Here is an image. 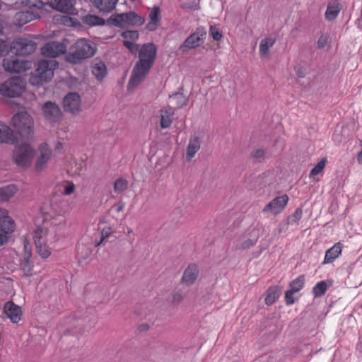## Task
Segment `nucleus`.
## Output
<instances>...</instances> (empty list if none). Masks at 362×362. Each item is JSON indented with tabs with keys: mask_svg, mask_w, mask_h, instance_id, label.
<instances>
[{
	"mask_svg": "<svg viewBox=\"0 0 362 362\" xmlns=\"http://www.w3.org/2000/svg\"><path fill=\"white\" fill-rule=\"evenodd\" d=\"M157 54V47L153 42L144 44L138 53L139 60L136 62L129 80L127 90L136 88L146 78L153 66Z\"/></svg>",
	"mask_w": 362,
	"mask_h": 362,
	"instance_id": "1",
	"label": "nucleus"
},
{
	"mask_svg": "<svg viewBox=\"0 0 362 362\" xmlns=\"http://www.w3.org/2000/svg\"><path fill=\"white\" fill-rule=\"evenodd\" d=\"M97 50L96 45L92 41L81 38L76 40L65 55L66 62L78 64L92 57Z\"/></svg>",
	"mask_w": 362,
	"mask_h": 362,
	"instance_id": "2",
	"label": "nucleus"
},
{
	"mask_svg": "<svg viewBox=\"0 0 362 362\" xmlns=\"http://www.w3.org/2000/svg\"><path fill=\"white\" fill-rule=\"evenodd\" d=\"M58 66V62L54 59L38 61L35 71L29 76V83L33 86H40L50 81L54 76V71Z\"/></svg>",
	"mask_w": 362,
	"mask_h": 362,
	"instance_id": "3",
	"label": "nucleus"
},
{
	"mask_svg": "<svg viewBox=\"0 0 362 362\" xmlns=\"http://www.w3.org/2000/svg\"><path fill=\"white\" fill-rule=\"evenodd\" d=\"M11 56L4 58L2 66L11 73H20L23 70V38L15 40L10 46Z\"/></svg>",
	"mask_w": 362,
	"mask_h": 362,
	"instance_id": "4",
	"label": "nucleus"
},
{
	"mask_svg": "<svg viewBox=\"0 0 362 362\" xmlns=\"http://www.w3.org/2000/svg\"><path fill=\"white\" fill-rule=\"evenodd\" d=\"M0 143L11 144L14 146L13 159L19 166L23 165V143L13 134L10 127L0 122Z\"/></svg>",
	"mask_w": 362,
	"mask_h": 362,
	"instance_id": "5",
	"label": "nucleus"
},
{
	"mask_svg": "<svg viewBox=\"0 0 362 362\" xmlns=\"http://www.w3.org/2000/svg\"><path fill=\"white\" fill-rule=\"evenodd\" d=\"M145 22L144 18L134 11L112 14L107 20V24L119 28L129 26H141Z\"/></svg>",
	"mask_w": 362,
	"mask_h": 362,
	"instance_id": "6",
	"label": "nucleus"
},
{
	"mask_svg": "<svg viewBox=\"0 0 362 362\" xmlns=\"http://www.w3.org/2000/svg\"><path fill=\"white\" fill-rule=\"evenodd\" d=\"M23 93V78L14 76L0 84V95L4 97H20Z\"/></svg>",
	"mask_w": 362,
	"mask_h": 362,
	"instance_id": "7",
	"label": "nucleus"
},
{
	"mask_svg": "<svg viewBox=\"0 0 362 362\" xmlns=\"http://www.w3.org/2000/svg\"><path fill=\"white\" fill-rule=\"evenodd\" d=\"M47 229L42 226H37L33 231V238L39 255L43 258H47L51 255L47 243Z\"/></svg>",
	"mask_w": 362,
	"mask_h": 362,
	"instance_id": "8",
	"label": "nucleus"
},
{
	"mask_svg": "<svg viewBox=\"0 0 362 362\" xmlns=\"http://www.w3.org/2000/svg\"><path fill=\"white\" fill-rule=\"evenodd\" d=\"M206 31L204 27L197 28L195 31L188 36L180 46L182 52L195 49L202 45L206 39Z\"/></svg>",
	"mask_w": 362,
	"mask_h": 362,
	"instance_id": "9",
	"label": "nucleus"
},
{
	"mask_svg": "<svg viewBox=\"0 0 362 362\" xmlns=\"http://www.w3.org/2000/svg\"><path fill=\"white\" fill-rule=\"evenodd\" d=\"M81 96L76 92L69 93L63 99V107L65 112L72 115L78 114L81 109Z\"/></svg>",
	"mask_w": 362,
	"mask_h": 362,
	"instance_id": "10",
	"label": "nucleus"
},
{
	"mask_svg": "<svg viewBox=\"0 0 362 362\" xmlns=\"http://www.w3.org/2000/svg\"><path fill=\"white\" fill-rule=\"evenodd\" d=\"M66 51V45L59 41H49L41 48L43 56L49 58H55Z\"/></svg>",
	"mask_w": 362,
	"mask_h": 362,
	"instance_id": "11",
	"label": "nucleus"
},
{
	"mask_svg": "<svg viewBox=\"0 0 362 362\" xmlns=\"http://www.w3.org/2000/svg\"><path fill=\"white\" fill-rule=\"evenodd\" d=\"M45 4L42 1L32 3L30 0H24V25L40 18L38 10L42 8Z\"/></svg>",
	"mask_w": 362,
	"mask_h": 362,
	"instance_id": "12",
	"label": "nucleus"
},
{
	"mask_svg": "<svg viewBox=\"0 0 362 362\" xmlns=\"http://www.w3.org/2000/svg\"><path fill=\"white\" fill-rule=\"evenodd\" d=\"M46 4L62 13L69 15L77 13L74 0H48Z\"/></svg>",
	"mask_w": 362,
	"mask_h": 362,
	"instance_id": "13",
	"label": "nucleus"
},
{
	"mask_svg": "<svg viewBox=\"0 0 362 362\" xmlns=\"http://www.w3.org/2000/svg\"><path fill=\"white\" fill-rule=\"evenodd\" d=\"M288 196L284 194L276 197L268 203L263 209V213L271 212L274 215L281 213L286 206L288 202Z\"/></svg>",
	"mask_w": 362,
	"mask_h": 362,
	"instance_id": "14",
	"label": "nucleus"
},
{
	"mask_svg": "<svg viewBox=\"0 0 362 362\" xmlns=\"http://www.w3.org/2000/svg\"><path fill=\"white\" fill-rule=\"evenodd\" d=\"M40 156L37 158L36 163L34 166L35 172L40 173L42 171L47 162L52 156V150L47 143H42L39 146Z\"/></svg>",
	"mask_w": 362,
	"mask_h": 362,
	"instance_id": "15",
	"label": "nucleus"
},
{
	"mask_svg": "<svg viewBox=\"0 0 362 362\" xmlns=\"http://www.w3.org/2000/svg\"><path fill=\"white\" fill-rule=\"evenodd\" d=\"M42 111L46 119L57 122L62 119V112L59 105L52 101H47L42 106Z\"/></svg>",
	"mask_w": 362,
	"mask_h": 362,
	"instance_id": "16",
	"label": "nucleus"
},
{
	"mask_svg": "<svg viewBox=\"0 0 362 362\" xmlns=\"http://www.w3.org/2000/svg\"><path fill=\"white\" fill-rule=\"evenodd\" d=\"M16 224L13 218L8 216L7 210L0 209V231L9 234L14 231Z\"/></svg>",
	"mask_w": 362,
	"mask_h": 362,
	"instance_id": "17",
	"label": "nucleus"
},
{
	"mask_svg": "<svg viewBox=\"0 0 362 362\" xmlns=\"http://www.w3.org/2000/svg\"><path fill=\"white\" fill-rule=\"evenodd\" d=\"M199 270L197 264H189L185 269L181 281L187 286L193 284L197 280Z\"/></svg>",
	"mask_w": 362,
	"mask_h": 362,
	"instance_id": "18",
	"label": "nucleus"
},
{
	"mask_svg": "<svg viewBox=\"0 0 362 362\" xmlns=\"http://www.w3.org/2000/svg\"><path fill=\"white\" fill-rule=\"evenodd\" d=\"M4 312L6 314L7 317L13 323H16L21 320V307L16 305L11 301L7 302L5 304Z\"/></svg>",
	"mask_w": 362,
	"mask_h": 362,
	"instance_id": "19",
	"label": "nucleus"
},
{
	"mask_svg": "<svg viewBox=\"0 0 362 362\" xmlns=\"http://www.w3.org/2000/svg\"><path fill=\"white\" fill-rule=\"evenodd\" d=\"M30 243L24 238V276H32L33 274V262L31 260L32 254Z\"/></svg>",
	"mask_w": 362,
	"mask_h": 362,
	"instance_id": "20",
	"label": "nucleus"
},
{
	"mask_svg": "<svg viewBox=\"0 0 362 362\" xmlns=\"http://www.w3.org/2000/svg\"><path fill=\"white\" fill-rule=\"evenodd\" d=\"M342 245L340 243H337L332 247L328 249L325 255L322 264L332 263L341 253Z\"/></svg>",
	"mask_w": 362,
	"mask_h": 362,
	"instance_id": "21",
	"label": "nucleus"
},
{
	"mask_svg": "<svg viewBox=\"0 0 362 362\" xmlns=\"http://www.w3.org/2000/svg\"><path fill=\"white\" fill-rule=\"evenodd\" d=\"M150 21L147 23L146 28L149 31H154L157 29L158 25L160 21V9L158 6L153 8L149 13Z\"/></svg>",
	"mask_w": 362,
	"mask_h": 362,
	"instance_id": "22",
	"label": "nucleus"
},
{
	"mask_svg": "<svg viewBox=\"0 0 362 362\" xmlns=\"http://www.w3.org/2000/svg\"><path fill=\"white\" fill-rule=\"evenodd\" d=\"M281 293V287L277 285L272 286L267 290L265 296V304L272 305L280 296Z\"/></svg>",
	"mask_w": 362,
	"mask_h": 362,
	"instance_id": "23",
	"label": "nucleus"
},
{
	"mask_svg": "<svg viewBox=\"0 0 362 362\" xmlns=\"http://www.w3.org/2000/svg\"><path fill=\"white\" fill-rule=\"evenodd\" d=\"M93 6L103 12H110L115 8L118 0H91Z\"/></svg>",
	"mask_w": 362,
	"mask_h": 362,
	"instance_id": "24",
	"label": "nucleus"
},
{
	"mask_svg": "<svg viewBox=\"0 0 362 362\" xmlns=\"http://www.w3.org/2000/svg\"><path fill=\"white\" fill-rule=\"evenodd\" d=\"M11 126L16 131V134L19 139L23 141V114L21 112H17L13 115L11 122Z\"/></svg>",
	"mask_w": 362,
	"mask_h": 362,
	"instance_id": "25",
	"label": "nucleus"
},
{
	"mask_svg": "<svg viewBox=\"0 0 362 362\" xmlns=\"http://www.w3.org/2000/svg\"><path fill=\"white\" fill-rule=\"evenodd\" d=\"M201 146V140L198 136L192 137L186 149V156L188 160L192 158L196 153L199 150Z\"/></svg>",
	"mask_w": 362,
	"mask_h": 362,
	"instance_id": "26",
	"label": "nucleus"
},
{
	"mask_svg": "<svg viewBox=\"0 0 362 362\" xmlns=\"http://www.w3.org/2000/svg\"><path fill=\"white\" fill-rule=\"evenodd\" d=\"M183 90L182 87L179 88V91L170 95V98L172 103L175 105V108L180 109L186 106L188 102V98H187L181 90Z\"/></svg>",
	"mask_w": 362,
	"mask_h": 362,
	"instance_id": "27",
	"label": "nucleus"
},
{
	"mask_svg": "<svg viewBox=\"0 0 362 362\" xmlns=\"http://www.w3.org/2000/svg\"><path fill=\"white\" fill-rule=\"evenodd\" d=\"M24 140L33 139L34 134L33 119L26 111L24 110Z\"/></svg>",
	"mask_w": 362,
	"mask_h": 362,
	"instance_id": "28",
	"label": "nucleus"
},
{
	"mask_svg": "<svg viewBox=\"0 0 362 362\" xmlns=\"http://www.w3.org/2000/svg\"><path fill=\"white\" fill-rule=\"evenodd\" d=\"M18 191L15 185H8L0 187V202L8 201Z\"/></svg>",
	"mask_w": 362,
	"mask_h": 362,
	"instance_id": "29",
	"label": "nucleus"
},
{
	"mask_svg": "<svg viewBox=\"0 0 362 362\" xmlns=\"http://www.w3.org/2000/svg\"><path fill=\"white\" fill-rule=\"evenodd\" d=\"M81 21L83 24L89 26L104 25L107 23V21H105L103 18L92 14H87L83 16Z\"/></svg>",
	"mask_w": 362,
	"mask_h": 362,
	"instance_id": "30",
	"label": "nucleus"
},
{
	"mask_svg": "<svg viewBox=\"0 0 362 362\" xmlns=\"http://www.w3.org/2000/svg\"><path fill=\"white\" fill-rule=\"evenodd\" d=\"M35 150L24 141V169L28 168L33 163Z\"/></svg>",
	"mask_w": 362,
	"mask_h": 362,
	"instance_id": "31",
	"label": "nucleus"
},
{
	"mask_svg": "<svg viewBox=\"0 0 362 362\" xmlns=\"http://www.w3.org/2000/svg\"><path fill=\"white\" fill-rule=\"evenodd\" d=\"M35 150L24 141V169L28 168L33 163Z\"/></svg>",
	"mask_w": 362,
	"mask_h": 362,
	"instance_id": "32",
	"label": "nucleus"
},
{
	"mask_svg": "<svg viewBox=\"0 0 362 362\" xmlns=\"http://www.w3.org/2000/svg\"><path fill=\"white\" fill-rule=\"evenodd\" d=\"M275 42V39L271 37L264 38L261 40L259 44V55L262 58L269 56V49L274 45Z\"/></svg>",
	"mask_w": 362,
	"mask_h": 362,
	"instance_id": "33",
	"label": "nucleus"
},
{
	"mask_svg": "<svg viewBox=\"0 0 362 362\" xmlns=\"http://www.w3.org/2000/svg\"><path fill=\"white\" fill-rule=\"evenodd\" d=\"M340 10L341 6L339 3L334 2L333 4H329L325 12L326 18L329 21L335 19L340 12Z\"/></svg>",
	"mask_w": 362,
	"mask_h": 362,
	"instance_id": "34",
	"label": "nucleus"
},
{
	"mask_svg": "<svg viewBox=\"0 0 362 362\" xmlns=\"http://www.w3.org/2000/svg\"><path fill=\"white\" fill-rule=\"evenodd\" d=\"M68 323L70 326L65 330L66 334H76L80 332V330H74L78 327H81L83 324V320L81 318H68Z\"/></svg>",
	"mask_w": 362,
	"mask_h": 362,
	"instance_id": "35",
	"label": "nucleus"
},
{
	"mask_svg": "<svg viewBox=\"0 0 362 362\" xmlns=\"http://www.w3.org/2000/svg\"><path fill=\"white\" fill-rule=\"evenodd\" d=\"M92 72L98 80L101 81L107 74V67L103 62H100L99 63H96L95 64Z\"/></svg>",
	"mask_w": 362,
	"mask_h": 362,
	"instance_id": "36",
	"label": "nucleus"
},
{
	"mask_svg": "<svg viewBox=\"0 0 362 362\" xmlns=\"http://www.w3.org/2000/svg\"><path fill=\"white\" fill-rule=\"evenodd\" d=\"M305 280V276L300 275L296 279L290 282V290L296 293L298 292L304 287Z\"/></svg>",
	"mask_w": 362,
	"mask_h": 362,
	"instance_id": "37",
	"label": "nucleus"
},
{
	"mask_svg": "<svg viewBox=\"0 0 362 362\" xmlns=\"http://www.w3.org/2000/svg\"><path fill=\"white\" fill-rule=\"evenodd\" d=\"M327 290V284L326 281H321L316 284L313 288V294L315 297H321L325 294Z\"/></svg>",
	"mask_w": 362,
	"mask_h": 362,
	"instance_id": "38",
	"label": "nucleus"
},
{
	"mask_svg": "<svg viewBox=\"0 0 362 362\" xmlns=\"http://www.w3.org/2000/svg\"><path fill=\"white\" fill-rule=\"evenodd\" d=\"M37 43L31 39L24 36V56L34 52L37 48Z\"/></svg>",
	"mask_w": 362,
	"mask_h": 362,
	"instance_id": "39",
	"label": "nucleus"
},
{
	"mask_svg": "<svg viewBox=\"0 0 362 362\" xmlns=\"http://www.w3.org/2000/svg\"><path fill=\"white\" fill-rule=\"evenodd\" d=\"M303 210L300 207L297 208L294 213L290 215L287 218V222L283 224V227L286 225L293 224L297 223L302 217ZM282 226V223L280 224V226Z\"/></svg>",
	"mask_w": 362,
	"mask_h": 362,
	"instance_id": "40",
	"label": "nucleus"
},
{
	"mask_svg": "<svg viewBox=\"0 0 362 362\" xmlns=\"http://www.w3.org/2000/svg\"><path fill=\"white\" fill-rule=\"evenodd\" d=\"M127 180L122 177H119L117 179L114 183V191L117 194L122 193L127 189Z\"/></svg>",
	"mask_w": 362,
	"mask_h": 362,
	"instance_id": "41",
	"label": "nucleus"
},
{
	"mask_svg": "<svg viewBox=\"0 0 362 362\" xmlns=\"http://www.w3.org/2000/svg\"><path fill=\"white\" fill-rule=\"evenodd\" d=\"M327 163V158H324L321 159L316 165L310 170V177L317 175L322 171Z\"/></svg>",
	"mask_w": 362,
	"mask_h": 362,
	"instance_id": "42",
	"label": "nucleus"
},
{
	"mask_svg": "<svg viewBox=\"0 0 362 362\" xmlns=\"http://www.w3.org/2000/svg\"><path fill=\"white\" fill-rule=\"evenodd\" d=\"M266 151L263 148H258L252 151V158L257 162H262L265 158Z\"/></svg>",
	"mask_w": 362,
	"mask_h": 362,
	"instance_id": "43",
	"label": "nucleus"
},
{
	"mask_svg": "<svg viewBox=\"0 0 362 362\" xmlns=\"http://www.w3.org/2000/svg\"><path fill=\"white\" fill-rule=\"evenodd\" d=\"M123 45L129 49L132 54L134 55H136V53H139V51L140 49L139 45L128 40H124L123 42Z\"/></svg>",
	"mask_w": 362,
	"mask_h": 362,
	"instance_id": "44",
	"label": "nucleus"
},
{
	"mask_svg": "<svg viewBox=\"0 0 362 362\" xmlns=\"http://www.w3.org/2000/svg\"><path fill=\"white\" fill-rule=\"evenodd\" d=\"M209 34L215 41H219L223 37L222 33L216 25L210 26Z\"/></svg>",
	"mask_w": 362,
	"mask_h": 362,
	"instance_id": "45",
	"label": "nucleus"
},
{
	"mask_svg": "<svg viewBox=\"0 0 362 362\" xmlns=\"http://www.w3.org/2000/svg\"><path fill=\"white\" fill-rule=\"evenodd\" d=\"M257 242V238H253V239L248 238V239L244 240L243 242H242L241 244L240 245V246H238L237 248L238 250H245L249 249V248L255 246L256 245Z\"/></svg>",
	"mask_w": 362,
	"mask_h": 362,
	"instance_id": "46",
	"label": "nucleus"
},
{
	"mask_svg": "<svg viewBox=\"0 0 362 362\" xmlns=\"http://www.w3.org/2000/svg\"><path fill=\"white\" fill-rule=\"evenodd\" d=\"M121 36L125 39L136 40L139 39V35L136 30H125L121 33Z\"/></svg>",
	"mask_w": 362,
	"mask_h": 362,
	"instance_id": "47",
	"label": "nucleus"
},
{
	"mask_svg": "<svg viewBox=\"0 0 362 362\" xmlns=\"http://www.w3.org/2000/svg\"><path fill=\"white\" fill-rule=\"evenodd\" d=\"M172 124V119L169 115H161L160 127L163 129L168 128Z\"/></svg>",
	"mask_w": 362,
	"mask_h": 362,
	"instance_id": "48",
	"label": "nucleus"
},
{
	"mask_svg": "<svg viewBox=\"0 0 362 362\" xmlns=\"http://www.w3.org/2000/svg\"><path fill=\"white\" fill-rule=\"evenodd\" d=\"M296 292L292 291L291 290H288L285 293V301L287 305H292L295 303V298H293V294Z\"/></svg>",
	"mask_w": 362,
	"mask_h": 362,
	"instance_id": "49",
	"label": "nucleus"
},
{
	"mask_svg": "<svg viewBox=\"0 0 362 362\" xmlns=\"http://www.w3.org/2000/svg\"><path fill=\"white\" fill-rule=\"evenodd\" d=\"M75 190V185L72 182L68 183L65 186L64 194L66 195L71 194Z\"/></svg>",
	"mask_w": 362,
	"mask_h": 362,
	"instance_id": "50",
	"label": "nucleus"
},
{
	"mask_svg": "<svg viewBox=\"0 0 362 362\" xmlns=\"http://www.w3.org/2000/svg\"><path fill=\"white\" fill-rule=\"evenodd\" d=\"M183 300V296L182 293L176 292L173 293L172 296V303H179Z\"/></svg>",
	"mask_w": 362,
	"mask_h": 362,
	"instance_id": "51",
	"label": "nucleus"
},
{
	"mask_svg": "<svg viewBox=\"0 0 362 362\" xmlns=\"http://www.w3.org/2000/svg\"><path fill=\"white\" fill-rule=\"evenodd\" d=\"M110 233L111 231L110 228H108L107 229H103L101 232V240L96 245L99 246L100 244H102L104 240L109 236Z\"/></svg>",
	"mask_w": 362,
	"mask_h": 362,
	"instance_id": "52",
	"label": "nucleus"
},
{
	"mask_svg": "<svg viewBox=\"0 0 362 362\" xmlns=\"http://www.w3.org/2000/svg\"><path fill=\"white\" fill-rule=\"evenodd\" d=\"M8 52V46L5 41L0 40V57L4 55Z\"/></svg>",
	"mask_w": 362,
	"mask_h": 362,
	"instance_id": "53",
	"label": "nucleus"
},
{
	"mask_svg": "<svg viewBox=\"0 0 362 362\" xmlns=\"http://www.w3.org/2000/svg\"><path fill=\"white\" fill-rule=\"evenodd\" d=\"M327 38L321 35L317 40V47L320 49L324 48L327 45Z\"/></svg>",
	"mask_w": 362,
	"mask_h": 362,
	"instance_id": "54",
	"label": "nucleus"
},
{
	"mask_svg": "<svg viewBox=\"0 0 362 362\" xmlns=\"http://www.w3.org/2000/svg\"><path fill=\"white\" fill-rule=\"evenodd\" d=\"M124 203L122 202H119L118 203L115 204L112 208L115 209V210L117 211V212H120L122 211L124 208Z\"/></svg>",
	"mask_w": 362,
	"mask_h": 362,
	"instance_id": "55",
	"label": "nucleus"
},
{
	"mask_svg": "<svg viewBox=\"0 0 362 362\" xmlns=\"http://www.w3.org/2000/svg\"><path fill=\"white\" fill-rule=\"evenodd\" d=\"M296 73L299 78H304L305 76L304 69L301 66L296 68Z\"/></svg>",
	"mask_w": 362,
	"mask_h": 362,
	"instance_id": "56",
	"label": "nucleus"
},
{
	"mask_svg": "<svg viewBox=\"0 0 362 362\" xmlns=\"http://www.w3.org/2000/svg\"><path fill=\"white\" fill-rule=\"evenodd\" d=\"M22 16H23L22 12H18L16 14L15 18L16 21H18V22L16 23V25L17 26L21 27L23 25V24L21 23V18Z\"/></svg>",
	"mask_w": 362,
	"mask_h": 362,
	"instance_id": "57",
	"label": "nucleus"
},
{
	"mask_svg": "<svg viewBox=\"0 0 362 362\" xmlns=\"http://www.w3.org/2000/svg\"><path fill=\"white\" fill-rule=\"evenodd\" d=\"M7 242V237L5 235L0 234V246Z\"/></svg>",
	"mask_w": 362,
	"mask_h": 362,
	"instance_id": "58",
	"label": "nucleus"
},
{
	"mask_svg": "<svg viewBox=\"0 0 362 362\" xmlns=\"http://www.w3.org/2000/svg\"><path fill=\"white\" fill-rule=\"evenodd\" d=\"M30 62L27 61V60H24V65H23V67H24V71H25L27 69H30Z\"/></svg>",
	"mask_w": 362,
	"mask_h": 362,
	"instance_id": "59",
	"label": "nucleus"
},
{
	"mask_svg": "<svg viewBox=\"0 0 362 362\" xmlns=\"http://www.w3.org/2000/svg\"><path fill=\"white\" fill-rule=\"evenodd\" d=\"M357 160L359 163L362 164V150L358 153Z\"/></svg>",
	"mask_w": 362,
	"mask_h": 362,
	"instance_id": "60",
	"label": "nucleus"
},
{
	"mask_svg": "<svg viewBox=\"0 0 362 362\" xmlns=\"http://www.w3.org/2000/svg\"><path fill=\"white\" fill-rule=\"evenodd\" d=\"M61 235V233L58 234V235H55L54 237L53 238V241H57L59 240V236Z\"/></svg>",
	"mask_w": 362,
	"mask_h": 362,
	"instance_id": "61",
	"label": "nucleus"
},
{
	"mask_svg": "<svg viewBox=\"0 0 362 362\" xmlns=\"http://www.w3.org/2000/svg\"><path fill=\"white\" fill-rule=\"evenodd\" d=\"M64 227V226H59V228H54V232H57V229H62Z\"/></svg>",
	"mask_w": 362,
	"mask_h": 362,
	"instance_id": "62",
	"label": "nucleus"
},
{
	"mask_svg": "<svg viewBox=\"0 0 362 362\" xmlns=\"http://www.w3.org/2000/svg\"><path fill=\"white\" fill-rule=\"evenodd\" d=\"M361 18L362 19V9H361Z\"/></svg>",
	"mask_w": 362,
	"mask_h": 362,
	"instance_id": "63",
	"label": "nucleus"
},
{
	"mask_svg": "<svg viewBox=\"0 0 362 362\" xmlns=\"http://www.w3.org/2000/svg\"><path fill=\"white\" fill-rule=\"evenodd\" d=\"M71 79L72 80V78ZM73 80L76 81V78H73Z\"/></svg>",
	"mask_w": 362,
	"mask_h": 362,
	"instance_id": "64",
	"label": "nucleus"
}]
</instances>
